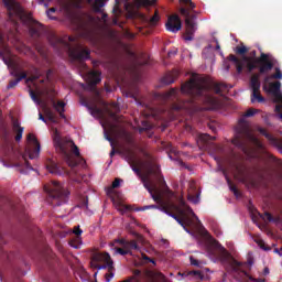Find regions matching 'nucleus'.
I'll return each mask as SVG.
<instances>
[{"label":"nucleus","mask_w":282,"mask_h":282,"mask_svg":"<svg viewBox=\"0 0 282 282\" xmlns=\"http://www.w3.org/2000/svg\"><path fill=\"white\" fill-rule=\"evenodd\" d=\"M236 54H239L240 56H246V54H248V47H246L245 45L237 46Z\"/></svg>","instance_id":"42"},{"label":"nucleus","mask_w":282,"mask_h":282,"mask_svg":"<svg viewBox=\"0 0 282 282\" xmlns=\"http://www.w3.org/2000/svg\"><path fill=\"white\" fill-rule=\"evenodd\" d=\"M118 243V246H121V248H124L128 250V253L131 254V250H140V246H138V241L135 240H126L124 238L121 239H115L109 243V246L113 247Z\"/></svg>","instance_id":"14"},{"label":"nucleus","mask_w":282,"mask_h":282,"mask_svg":"<svg viewBox=\"0 0 282 282\" xmlns=\"http://www.w3.org/2000/svg\"><path fill=\"white\" fill-rule=\"evenodd\" d=\"M28 142H32V144L35 147L34 150L26 149L25 153L29 155L30 160H36V156L39 153H41V143H39V139L32 133H29L26 137Z\"/></svg>","instance_id":"12"},{"label":"nucleus","mask_w":282,"mask_h":282,"mask_svg":"<svg viewBox=\"0 0 282 282\" xmlns=\"http://www.w3.org/2000/svg\"><path fill=\"white\" fill-rule=\"evenodd\" d=\"M43 111L50 122H53V124H58V117H56V113H54V111H52L47 105H44Z\"/></svg>","instance_id":"23"},{"label":"nucleus","mask_w":282,"mask_h":282,"mask_svg":"<svg viewBox=\"0 0 282 282\" xmlns=\"http://www.w3.org/2000/svg\"><path fill=\"white\" fill-rule=\"evenodd\" d=\"M205 237H207L209 246L216 248V250H223L224 252H226V249L221 246V243H219V241L213 238V236H210V234L207 230H205Z\"/></svg>","instance_id":"26"},{"label":"nucleus","mask_w":282,"mask_h":282,"mask_svg":"<svg viewBox=\"0 0 282 282\" xmlns=\"http://www.w3.org/2000/svg\"><path fill=\"white\" fill-rule=\"evenodd\" d=\"M182 276H192V279H199L200 281H204V272L200 270L186 271Z\"/></svg>","instance_id":"29"},{"label":"nucleus","mask_w":282,"mask_h":282,"mask_svg":"<svg viewBox=\"0 0 282 282\" xmlns=\"http://www.w3.org/2000/svg\"><path fill=\"white\" fill-rule=\"evenodd\" d=\"M145 169H147L148 175H154V177H160L161 171H160V165H158V163H153L149 161L147 163Z\"/></svg>","instance_id":"22"},{"label":"nucleus","mask_w":282,"mask_h":282,"mask_svg":"<svg viewBox=\"0 0 282 282\" xmlns=\"http://www.w3.org/2000/svg\"><path fill=\"white\" fill-rule=\"evenodd\" d=\"M263 91H267V94H272V96H274V98H278L279 96H281V82H274V83H270L269 87L268 85L263 86Z\"/></svg>","instance_id":"17"},{"label":"nucleus","mask_w":282,"mask_h":282,"mask_svg":"<svg viewBox=\"0 0 282 282\" xmlns=\"http://www.w3.org/2000/svg\"><path fill=\"white\" fill-rule=\"evenodd\" d=\"M101 76H102V73L98 70H93L88 73L87 75L88 85H90V87H96V85H98V83L102 80Z\"/></svg>","instance_id":"20"},{"label":"nucleus","mask_w":282,"mask_h":282,"mask_svg":"<svg viewBox=\"0 0 282 282\" xmlns=\"http://www.w3.org/2000/svg\"><path fill=\"white\" fill-rule=\"evenodd\" d=\"M117 210L120 213H127V210H131V208L127 205H122V203L117 204Z\"/></svg>","instance_id":"49"},{"label":"nucleus","mask_w":282,"mask_h":282,"mask_svg":"<svg viewBox=\"0 0 282 282\" xmlns=\"http://www.w3.org/2000/svg\"><path fill=\"white\" fill-rule=\"evenodd\" d=\"M120 182H122V180L120 178H116L113 182H112V185L110 187V191H113V188H118L120 186Z\"/></svg>","instance_id":"54"},{"label":"nucleus","mask_w":282,"mask_h":282,"mask_svg":"<svg viewBox=\"0 0 282 282\" xmlns=\"http://www.w3.org/2000/svg\"><path fill=\"white\" fill-rule=\"evenodd\" d=\"M215 137H210L208 133H199L196 138V143L199 149H208V145L213 143Z\"/></svg>","instance_id":"16"},{"label":"nucleus","mask_w":282,"mask_h":282,"mask_svg":"<svg viewBox=\"0 0 282 282\" xmlns=\"http://www.w3.org/2000/svg\"><path fill=\"white\" fill-rule=\"evenodd\" d=\"M130 166H131L133 173H135L137 175H140L141 170H140V167H138V162L130 163Z\"/></svg>","instance_id":"52"},{"label":"nucleus","mask_w":282,"mask_h":282,"mask_svg":"<svg viewBox=\"0 0 282 282\" xmlns=\"http://www.w3.org/2000/svg\"><path fill=\"white\" fill-rule=\"evenodd\" d=\"M70 56L75 61H89L91 58V51L88 47L78 46L70 51Z\"/></svg>","instance_id":"13"},{"label":"nucleus","mask_w":282,"mask_h":282,"mask_svg":"<svg viewBox=\"0 0 282 282\" xmlns=\"http://www.w3.org/2000/svg\"><path fill=\"white\" fill-rule=\"evenodd\" d=\"M3 140H4V142L12 140V135L10 134V132L8 130H4V132H3Z\"/></svg>","instance_id":"56"},{"label":"nucleus","mask_w":282,"mask_h":282,"mask_svg":"<svg viewBox=\"0 0 282 282\" xmlns=\"http://www.w3.org/2000/svg\"><path fill=\"white\" fill-rule=\"evenodd\" d=\"M142 182L144 188L148 189V193H150L152 199L159 205L142 206L138 208V210L144 212L151 209H159L162 213H165V215H169L170 217L175 219V221H177V224H180V226H182V228H184V230L188 232V228H186V223H184V219H182L180 216L173 213L174 209L177 210L181 215H184V210L180 209V207L175 206L174 204L165 203L164 198H162V192H160L158 186L153 184L151 181H149L148 178H142Z\"/></svg>","instance_id":"3"},{"label":"nucleus","mask_w":282,"mask_h":282,"mask_svg":"<svg viewBox=\"0 0 282 282\" xmlns=\"http://www.w3.org/2000/svg\"><path fill=\"white\" fill-rule=\"evenodd\" d=\"M261 135H264L269 142L275 147L279 151H282V141L280 139L274 138L272 134H270L265 129L260 128L259 129Z\"/></svg>","instance_id":"18"},{"label":"nucleus","mask_w":282,"mask_h":282,"mask_svg":"<svg viewBox=\"0 0 282 282\" xmlns=\"http://www.w3.org/2000/svg\"><path fill=\"white\" fill-rule=\"evenodd\" d=\"M228 59L231 61V63H235L238 74H241L245 67L247 68V72L259 69V74H268V72H272L274 65H276V58H274L272 54L261 53L260 56L257 57V51H251L249 56L243 55L241 58L230 54Z\"/></svg>","instance_id":"2"},{"label":"nucleus","mask_w":282,"mask_h":282,"mask_svg":"<svg viewBox=\"0 0 282 282\" xmlns=\"http://www.w3.org/2000/svg\"><path fill=\"white\" fill-rule=\"evenodd\" d=\"M180 3L186 6V8L182 7L180 9V13L182 14V17H185L186 33L184 39L186 41H193V35L195 34V30H197V23H195L197 17L192 15L191 10H195L197 6L193 2V0H180Z\"/></svg>","instance_id":"9"},{"label":"nucleus","mask_w":282,"mask_h":282,"mask_svg":"<svg viewBox=\"0 0 282 282\" xmlns=\"http://www.w3.org/2000/svg\"><path fill=\"white\" fill-rule=\"evenodd\" d=\"M257 113H259V109L249 108V109L245 112L243 117H245V118H252L253 116H257Z\"/></svg>","instance_id":"39"},{"label":"nucleus","mask_w":282,"mask_h":282,"mask_svg":"<svg viewBox=\"0 0 282 282\" xmlns=\"http://www.w3.org/2000/svg\"><path fill=\"white\" fill-rule=\"evenodd\" d=\"M249 279H250V281H253V282H265V280H263V279H254L252 276H250Z\"/></svg>","instance_id":"62"},{"label":"nucleus","mask_w":282,"mask_h":282,"mask_svg":"<svg viewBox=\"0 0 282 282\" xmlns=\"http://www.w3.org/2000/svg\"><path fill=\"white\" fill-rule=\"evenodd\" d=\"M123 158L128 164H133L138 162V155H135V152L131 149H127L123 151Z\"/></svg>","instance_id":"25"},{"label":"nucleus","mask_w":282,"mask_h":282,"mask_svg":"<svg viewBox=\"0 0 282 282\" xmlns=\"http://www.w3.org/2000/svg\"><path fill=\"white\" fill-rule=\"evenodd\" d=\"M22 160H23L24 166H26V169H31L32 170V165L30 164V161H28L25 155L22 156Z\"/></svg>","instance_id":"59"},{"label":"nucleus","mask_w":282,"mask_h":282,"mask_svg":"<svg viewBox=\"0 0 282 282\" xmlns=\"http://www.w3.org/2000/svg\"><path fill=\"white\" fill-rule=\"evenodd\" d=\"M30 96H31V99L33 100V102H35V105H42L43 100H41L39 98V95H36V93H34V90H30Z\"/></svg>","instance_id":"41"},{"label":"nucleus","mask_w":282,"mask_h":282,"mask_svg":"<svg viewBox=\"0 0 282 282\" xmlns=\"http://www.w3.org/2000/svg\"><path fill=\"white\" fill-rule=\"evenodd\" d=\"M141 19H142V21L148 23V25L155 26L160 22V13L158 11H155L154 15H152L151 18H149L147 15H141Z\"/></svg>","instance_id":"27"},{"label":"nucleus","mask_w":282,"mask_h":282,"mask_svg":"<svg viewBox=\"0 0 282 282\" xmlns=\"http://www.w3.org/2000/svg\"><path fill=\"white\" fill-rule=\"evenodd\" d=\"M141 259L144 263H153V265H155V260L147 256V253H141Z\"/></svg>","instance_id":"48"},{"label":"nucleus","mask_w":282,"mask_h":282,"mask_svg":"<svg viewBox=\"0 0 282 282\" xmlns=\"http://www.w3.org/2000/svg\"><path fill=\"white\" fill-rule=\"evenodd\" d=\"M69 246H70L72 248H78V243H76V241H74V240H70V241H69Z\"/></svg>","instance_id":"63"},{"label":"nucleus","mask_w":282,"mask_h":282,"mask_svg":"<svg viewBox=\"0 0 282 282\" xmlns=\"http://www.w3.org/2000/svg\"><path fill=\"white\" fill-rule=\"evenodd\" d=\"M30 96H31V99L33 100V102H35V105H42L43 100H41L39 98V95H36V93H34V90H30Z\"/></svg>","instance_id":"40"},{"label":"nucleus","mask_w":282,"mask_h":282,"mask_svg":"<svg viewBox=\"0 0 282 282\" xmlns=\"http://www.w3.org/2000/svg\"><path fill=\"white\" fill-rule=\"evenodd\" d=\"M261 219H267V221H279V218L272 217V214L265 212L264 214H260Z\"/></svg>","instance_id":"38"},{"label":"nucleus","mask_w":282,"mask_h":282,"mask_svg":"<svg viewBox=\"0 0 282 282\" xmlns=\"http://www.w3.org/2000/svg\"><path fill=\"white\" fill-rule=\"evenodd\" d=\"M44 191L47 193V202L52 206H63L69 202V191L63 187L58 181H52L50 186H45Z\"/></svg>","instance_id":"8"},{"label":"nucleus","mask_w":282,"mask_h":282,"mask_svg":"<svg viewBox=\"0 0 282 282\" xmlns=\"http://www.w3.org/2000/svg\"><path fill=\"white\" fill-rule=\"evenodd\" d=\"M47 171L53 175H69V172H67V170H65L64 167H61L55 162H51L47 165Z\"/></svg>","instance_id":"21"},{"label":"nucleus","mask_w":282,"mask_h":282,"mask_svg":"<svg viewBox=\"0 0 282 282\" xmlns=\"http://www.w3.org/2000/svg\"><path fill=\"white\" fill-rule=\"evenodd\" d=\"M248 142H253L257 144L259 149H263V144L254 134H252V130L246 123H243V119H240L239 127L236 129V137L232 139V144L242 151H246V147H248Z\"/></svg>","instance_id":"7"},{"label":"nucleus","mask_w":282,"mask_h":282,"mask_svg":"<svg viewBox=\"0 0 282 282\" xmlns=\"http://www.w3.org/2000/svg\"><path fill=\"white\" fill-rule=\"evenodd\" d=\"M275 73L271 76V78H274L275 80H282V72L281 68L275 67Z\"/></svg>","instance_id":"47"},{"label":"nucleus","mask_w":282,"mask_h":282,"mask_svg":"<svg viewBox=\"0 0 282 282\" xmlns=\"http://www.w3.org/2000/svg\"><path fill=\"white\" fill-rule=\"evenodd\" d=\"M35 48L39 52V54H41L42 56L43 54H45V50H43V45L36 44Z\"/></svg>","instance_id":"58"},{"label":"nucleus","mask_w":282,"mask_h":282,"mask_svg":"<svg viewBox=\"0 0 282 282\" xmlns=\"http://www.w3.org/2000/svg\"><path fill=\"white\" fill-rule=\"evenodd\" d=\"M232 89L231 85L225 83H209L206 78H191L187 83L181 87L182 94L188 96L185 100H180L172 105L173 111H185V113H194L197 109L195 100H202L205 105L215 107L217 105V98L210 95V91L216 93L218 96H224Z\"/></svg>","instance_id":"1"},{"label":"nucleus","mask_w":282,"mask_h":282,"mask_svg":"<svg viewBox=\"0 0 282 282\" xmlns=\"http://www.w3.org/2000/svg\"><path fill=\"white\" fill-rule=\"evenodd\" d=\"M251 89L252 91H260L261 89V82L259 80V75H253L251 77Z\"/></svg>","instance_id":"31"},{"label":"nucleus","mask_w":282,"mask_h":282,"mask_svg":"<svg viewBox=\"0 0 282 282\" xmlns=\"http://www.w3.org/2000/svg\"><path fill=\"white\" fill-rule=\"evenodd\" d=\"M142 130L149 131V129H151V124L149 123V121H142Z\"/></svg>","instance_id":"57"},{"label":"nucleus","mask_w":282,"mask_h":282,"mask_svg":"<svg viewBox=\"0 0 282 282\" xmlns=\"http://www.w3.org/2000/svg\"><path fill=\"white\" fill-rule=\"evenodd\" d=\"M82 105H84V107H87L89 111H96V113H99L100 111L98 108L89 106L85 98H82Z\"/></svg>","instance_id":"46"},{"label":"nucleus","mask_w":282,"mask_h":282,"mask_svg":"<svg viewBox=\"0 0 282 282\" xmlns=\"http://www.w3.org/2000/svg\"><path fill=\"white\" fill-rule=\"evenodd\" d=\"M270 158H271L272 162H275V164H276L278 166H282L281 160L274 158L273 155H271Z\"/></svg>","instance_id":"60"},{"label":"nucleus","mask_w":282,"mask_h":282,"mask_svg":"<svg viewBox=\"0 0 282 282\" xmlns=\"http://www.w3.org/2000/svg\"><path fill=\"white\" fill-rule=\"evenodd\" d=\"M50 43L52 46L56 48L63 43V40H61L59 37L53 36L52 40H50Z\"/></svg>","instance_id":"43"},{"label":"nucleus","mask_w":282,"mask_h":282,"mask_svg":"<svg viewBox=\"0 0 282 282\" xmlns=\"http://www.w3.org/2000/svg\"><path fill=\"white\" fill-rule=\"evenodd\" d=\"M93 265L97 270H107L108 273L105 274L106 276V282H110L111 279H113V260H111V256L107 252L104 253H96L93 257Z\"/></svg>","instance_id":"10"},{"label":"nucleus","mask_w":282,"mask_h":282,"mask_svg":"<svg viewBox=\"0 0 282 282\" xmlns=\"http://www.w3.org/2000/svg\"><path fill=\"white\" fill-rule=\"evenodd\" d=\"M251 102H265V98L261 96L260 90H254L251 94Z\"/></svg>","instance_id":"33"},{"label":"nucleus","mask_w":282,"mask_h":282,"mask_svg":"<svg viewBox=\"0 0 282 282\" xmlns=\"http://www.w3.org/2000/svg\"><path fill=\"white\" fill-rule=\"evenodd\" d=\"M98 21H100V18L96 19L91 14H85L82 18L75 19L73 23L74 29L83 39L91 43V45H96L98 43V33L96 32Z\"/></svg>","instance_id":"6"},{"label":"nucleus","mask_w":282,"mask_h":282,"mask_svg":"<svg viewBox=\"0 0 282 282\" xmlns=\"http://www.w3.org/2000/svg\"><path fill=\"white\" fill-rule=\"evenodd\" d=\"M191 264L195 265L196 268H199V265H202V262L197 259H195L194 257L189 258Z\"/></svg>","instance_id":"53"},{"label":"nucleus","mask_w":282,"mask_h":282,"mask_svg":"<svg viewBox=\"0 0 282 282\" xmlns=\"http://www.w3.org/2000/svg\"><path fill=\"white\" fill-rule=\"evenodd\" d=\"M54 144H55V151L62 155L63 160L70 166V169H76L78 164H85V160L79 159L78 161L72 156V153L76 155V158H80V150L77 148L76 143H74V140L65 137L61 138L59 135H56L54 138ZM72 151V153H69Z\"/></svg>","instance_id":"5"},{"label":"nucleus","mask_w":282,"mask_h":282,"mask_svg":"<svg viewBox=\"0 0 282 282\" xmlns=\"http://www.w3.org/2000/svg\"><path fill=\"white\" fill-rule=\"evenodd\" d=\"M223 174H224L225 180L229 186V191H231V193H234L235 197H241V193H239V189L237 188V186L235 184H232V180H230V177L226 173V170L223 171Z\"/></svg>","instance_id":"24"},{"label":"nucleus","mask_w":282,"mask_h":282,"mask_svg":"<svg viewBox=\"0 0 282 282\" xmlns=\"http://www.w3.org/2000/svg\"><path fill=\"white\" fill-rule=\"evenodd\" d=\"M258 246L259 248H261V250H265V251L271 250L270 247L265 246V242L263 240H259Z\"/></svg>","instance_id":"55"},{"label":"nucleus","mask_w":282,"mask_h":282,"mask_svg":"<svg viewBox=\"0 0 282 282\" xmlns=\"http://www.w3.org/2000/svg\"><path fill=\"white\" fill-rule=\"evenodd\" d=\"M73 232L76 235L77 241H80V235H83V229H80V226L74 227Z\"/></svg>","instance_id":"51"},{"label":"nucleus","mask_w":282,"mask_h":282,"mask_svg":"<svg viewBox=\"0 0 282 282\" xmlns=\"http://www.w3.org/2000/svg\"><path fill=\"white\" fill-rule=\"evenodd\" d=\"M231 268H232V270H235V272H237V270H239L241 268V262L237 261L236 259H232Z\"/></svg>","instance_id":"50"},{"label":"nucleus","mask_w":282,"mask_h":282,"mask_svg":"<svg viewBox=\"0 0 282 282\" xmlns=\"http://www.w3.org/2000/svg\"><path fill=\"white\" fill-rule=\"evenodd\" d=\"M4 8L8 10V17L12 23H17V20L22 21L25 25H29V32L31 36L39 39L43 34V24L32 18V13L24 12L21 4L17 0H2Z\"/></svg>","instance_id":"4"},{"label":"nucleus","mask_w":282,"mask_h":282,"mask_svg":"<svg viewBox=\"0 0 282 282\" xmlns=\"http://www.w3.org/2000/svg\"><path fill=\"white\" fill-rule=\"evenodd\" d=\"M139 6H155L156 0H134Z\"/></svg>","instance_id":"44"},{"label":"nucleus","mask_w":282,"mask_h":282,"mask_svg":"<svg viewBox=\"0 0 282 282\" xmlns=\"http://www.w3.org/2000/svg\"><path fill=\"white\" fill-rule=\"evenodd\" d=\"M106 140L110 142V147H111L110 158H113V155H116V145L113 143V138H111V135H109V133L106 132Z\"/></svg>","instance_id":"35"},{"label":"nucleus","mask_w":282,"mask_h":282,"mask_svg":"<svg viewBox=\"0 0 282 282\" xmlns=\"http://www.w3.org/2000/svg\"><path fill=\"white\" fill-rule=\"evenodd\" d=\"M53 102V109H55V111H57V113H59V118H62L63 120H65V102L64 101H52Z\"/></svg>","instance_id":"28"},{"label":"nucleus","mask_w":282,"mask_h":282,"mask_svg":"<svg viewBox=\"0 0 282 282\" xmlns=\"http://www.w3.org/2000/svg\"><path fill=\"white\" fill-rule=\"evenodd\" d=\"M2 61L8 66V68L11 69V74L15 78L9 82L7 89H14L20 80L28 78V73H19V63H17V59L11 54L3 56Z\"/></svg>","instance_id":"11"},{"label":"nucleus","mask_w":282,"mask_h":282,"mask_svg":"<svg viewBox=\"0 0 282 282\" xmlns=\"http://www.w3.org/2000/svg\"><path fill=\"white\" fill-rule=\"evenodd\" d=\"M23 131H25V128L21 127V123L19 120L12 121V133H14V140L15 142H21L23 139Z\"/></svg>","instance_id":"19"},{"label":"nucleus","mask_w":282,"mask_h":282,"mask_svg":"<svg viewBox=\"0 0 282 282\" xmlns=\"http://www.w3.org/2000/svg\"><path fill=\"white\" fill-rule=\"evenodd\" d=\"M178 204H180L181 208H184L185 210H188V213H192V215H193V217H195V219H199V218H197V215H195L193 209L191 207H188V205H186V202L183 198H181L178 200Z\"/></svg>","instance_id":"36"},{"label":"nucleus","mask_w":282,"mask_h":282,"mask_svg":"<svg viewBox=\"0 0 282 282\" xmlns=\"http://www.w3.org/2000/svg\"><path fill=\"white\" fill-rule=\"evenodd\" d=\"M177 96V89L171 88L169 91L164 93L163 95H158L159 98L162 100H171V98Z\"/></svg>","instance_id":"32"},{"label":"nucleus","mask_w":282,"mask_h":282,"mask_svg":"<svg viewBox=\"0 0 282 282\" xmlns=\"http://www.w3.org/2000/svg\"><path fill=\"white\" fill-rule=\"evenodd\" d=\"M56 12V8H51L47 10V17L52 18V13Z\"/></svg>","instance_id":"61"},{"label":"nucleus","mask_w":282,"mask_h":282,"mask_svg":"<svg viewBox=\"0 0 282 282\" xmlns=\"http://www.w3.org/2000/svg\"><path fill=\"white\" fill-rule=\"evenodd\" d=\"M173 83H175V75H173L172 73L166 74L162 78V84L163 85H173Z\"/></svg>","instance_id":"34"},{"label":"nucleus","mask_w":282,"mask_h":282,"mask_svg":"<svg viewBox=\"0 0 282 282\" xmlns=\"http://www.w3.org/2000/svg\"><path fill=\"white\" fill-rule=\"evenodd\" d=\"M275 100H276V102H281V105H282V94H281V95H279V97H278V98H275Z\"/></svg>","instance_id":"64"},{"label":"nucleus","mask_w":282,"mask_h":282,"mask_svg":"<svg viewBox=\"0 0 282 282\" xmlns=\"http://www.w3.org/2000/svg\"><path fill=\"white\" fill-rule=\"evenodd\" d=\"M187 199L188 202H192V204H199V194H188Z\"/></svg>","instance_id":"45"},{"label":"nucleus","mask_w":282,"mask_h":282,"mask_svg":"<svg viewBox=\"0 0 282 282\" xmlns=\"http://www.w3.org/2000/svg\"><path fill=\"white\" fill-rule=\"evenodd\" d=\"M118 243H115L113 247L110 246V250L112 254H120L121 257H127L129 253V250H127L124 247H118Z\"/></svg>","instance_id":"30"},{"label":"nucleus","mask_w":282,"mask_h":282,"mask_svg":"<svg viewBox=\"0 0 282 282\" xmlns=\"http://www.w3.org/2000/svg\"><path fill=\"white\" fill-rule=\"evenodd\" d=\"M4 205L10 206L12 208V200H10V198L6 196L0 195V208H3Z\"/></svg>","instance_id":"37"},{"label":"nucleus","mask_w":282,"mask_h":282,"mask_svg":"<svg viewBox=\"0 0 282 282\" xmlns=\"http://www.w3.org/2000/svg\"><path fill=\"white\" fill-rule=\"evenodd\" d=\"M165 28L169 32H173L174 34L180 32V30H182V20L180 19V15H170L165 23Z\"/></svg>","instance_id":"15"}]
</instances>
